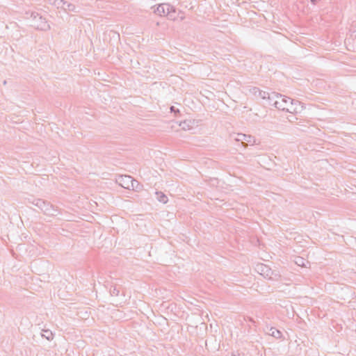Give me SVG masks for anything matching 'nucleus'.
I'll list each match as a JSON object with an SVG mask.
<instances>
[{
    "label": "nucleus",
    "mask_w": 356,
    "mask_h": 356,
    "mask_svg": "<svg viewBox=\"0 0 356 356\" xmlns=\"http://www.w3.org/2000/svg\"><path fill=\"white\" fill-rule=\"evenodd\" d=\"M195 124V122L193 120H187L180 122L179 126L182 129L187 131L191 130Z\"/></svg>",
    "instance_id": "7"
},
{
    "label": "nucleus",
    "mask_w": 356,
    "mask_h": 356,
    "mask_svg": "<svg viewBox=\"0 0 356 356\" xmlns=\"http://www.w3.org/2000/svg\"><path fill=\"white\" fill-rule=\"evenodd\" d=\"M279 96H280V94L275 92L270 93V95L268 96L267 99L269 105L274 106L275 107V102L278 99Z\"/></svg>",
    "instance_id": "9"
},
{
    "label": "nucleus",
    "mask_w": 356,
    "mask_h": 356,
    "mask_svg": "<svg viewBox=\"0 0 356 356\" xmlns=\"http://www.w3.org/2000/svg\"><path fill=\"white\" fill-rule=\"evenodd\" d=\"M42 336L49 341L52 340L54 337L53 333L48 330H44Z\"/></svg>",
    "instance_id": "15"
},
{
    "label": "nucleus",
    "mask_w": 356,
    "mask_h": 356,
    "mask_svg": "<svg viewBox=\"0 0 356 356\" xmlns=\"http://www.w3.org/2000/svg\"><path fill=\"white\" fill-rule=\"evenodd\" d=\"M275 108L290 113H298L303 110V106L298 101L280 95L275 102Z\"/></svg>",
    "instance_id": "1"
},
{
    "label": "nucleus",
    "mask_w": 356,
    "mask_h": 356,
    "mask_svg": "<svg viewBox=\"0 0 356 356\" xmlns=\"http://www.w3.org/2000/svg\"><path fill=\"white\" fill-rule=\"evenodd\" d=\"M232 356H240V355H233Z\"/></svg>",
    "instance_id": "19"
},
{
    "label": "nucleus",
    "mask_w": 356,
    "mask_h": 356,
    "mask_svg": "<svg viewBox=\"0 0 356 356\" xmlns=\"http://www.w3.org/2000/svg\"><path fill=\"white\" fill-rule=\"evenodd\" d=\"M256 270L261 275L268 280L274 279L273 275L277 276L270 268L263 264H257L256 266Z\"/></svg>",
    "instance_id": "5"
},
{
    "label": "nucleus",
    "mask_w": 356,
    "mask_h": 356,
    "mask_svg": "<svg viewBox=\"0 0 356 356\" xmlns=\"http://www.w3.org/2000/svg\"><path fill=\"white\" fill-rule=\"evenodd\" d=\"M316 0H312V2H314H314H316Z\"/></svg>",
    "instance_id": "20"
},
{
    "label": "nucleus",
    "mask_w": 356,
    "mask_h": 356,
    "mask_svg": "<svg viewBox=\"0 0 356 356\" xmlns=\"http://www.w3.org/2000/svg\"><path fill=\"white\" fill-rule=\"evenodd\" d=\"M154 12L160 16L165 15L170 20H175L177 17L175 8L168 3L159 4Z\"/></svg>",
    "instance_id": "2"
},
{
    "label": "nucleus",
    "mask_w": 356,
    "mask_h": 356,
    "mask_svg": "<svg viewBox=\"0 0 356 356\" xmlns=\"http://www.w3.org/2000/svg\"><path fill=\"white\" fill-rule=\"evenodd\" d=\"M63 10L66 12H76V6L71 3L65 1V6L63 7Z\"/></svg>",
    "instance_id": "14"
},
{
    "label": "nucleus",
    "mask_w": 356,
    "mask_h": 356,
    "mask_svg": "<svg viewBox=\"0 0 356 356\" xmlns=\"http://www.w3.org/2000/svg\"><path fill=\"white\" fill-rule=\"evenodd\" d=\"M157 200L163 204L167 203L168 201V197L162 192H156Z\"/></svg>",
    "instance_id": "12"
},
{
    "label": "nucleus",
    "mask_w": 356,
    "mask_h": 356,
    "mask_svg": "<svg viewBox=\"0 0 356 356\" xmlns=\"http://www.w3.org/2000/svg\"><path fill=\"white\" fill-rule=\"evenodd\" d=\"M268 334L276 339H280L282 337L281 332L275 327H270L268 332Z\"/></svg>",
    "instance_id": "10"
},
{
    "label": "nucleus",
    "mask_w": 356,
    "mask_h": 356,
    "mask_svg": "<svg viewBox=\"0 0 356 356\" xmlns=\"http://www.w3.org/2000/svg\"><path fill=\"white\" fill-rule=\"evenodd\" d=\"M32 204L43 211L44 207L46 205V202L42 199H35L32 202Z\"/></svg>",
    "instance_id": "11"
},
{
    "label": "nucleus",
    "mask_w": 356,
    "mask_h": 356,
    "mask_svg": "<svg viewBox=\"0 0 356 356\" xmlns=\"http://www.w3.org/2000/svg\"><path fill=\"white\" fill-rule=\"evenodd\" d=\"M46 215L54 216L58 214L57 209L49 202H46V205L44 207L42 211Z\"/></svg>",
    "instance_id": "6"
},
{
    "label": "nucleus",
    "mask_w": 356,
    "mask_h": 356,
    "mask_svg": "<svg viewBox=\"0 0 356 356\" xmlns=\"http://www.w3.org/2000/svg\"><path fill=\"white\" fill-rule=\"evenodd\" d=\"M118 293H119V291L117 290L116 289H114L113 291H112V295L118 296Z\"/></svg>",
    "instance_id": "18"
},
{
    "label": "nucleus",
    "mask_w": 356,
    "mask_h": 356,
    "mask_svg": "<svg viewBox=\"0 0 356 356\" xmlns=\"http://www.w3.org/2000/svg\"><path fill=\"white\" fill-rule=\"evenodd\" d=\"M53 4L56 6L58 8L63 9V7L65 6V0H54Z\"/></svg>",
    "instance_id": "16"
},
{
    "label": "nucleus",
    "mask_w": 356,
    "mask_h": 356,
    "mask_svg": "<svg viewBox=\"0 0 356 356\" xmlns=\"http://www.w3.org/2000/svg\"><path fill=\"white\" fill-rule=\"evenodd\" d=\"M117 181L122 187L127 189H130L131 188L134 189L138 185L136 180L133 179L131 176L128 175L120 176Z\"/></svg>",
    "instance_id": "3"
},
{
    "label": "nucleus",
    "mask_w": 356,
    "mask_h": 356,
    "mask_svg": "<svg viewBox=\"0 0 356 356\" xmlns=\"http://www.w3.org/2000/svg\"><path fill=\"white\" fill-rule=\"evenodd\" d=\"M31 17L33 19V25L37 29L47 31L50 29L49 24L46 19L42 16H40L38 13H32Z\"/></svg>",
    "instance_id": "4"
},
{
    "label": "nucleus",
    "mask_w": 356,
    "mask_h": 356,
    "mask_svg": "<svg viewBox=\"0 0 356 356\" xmlns=\"http://www.w3.org/2000/svg\"><path fill=\"white\" fill-rule=\"evenodd\" d=\"M295 263L302 267H307V264H309V261H306L304 258L298 257L295 259Z\"/></svg>",
    "instance_id": "13"
},
{
    "label": "nucleus",
    "mask_w": 356,
    "mask_h": 356,
    "mask_svg": "<svg viewBox=\"0 0 356 356\" xmlns=\"http://www.w3.org/2000/svg\"><path fill=\"white\" fill-rule=\"evenodd\" d=\"M268 95H270V93H268L267 92H265V91H259V96L264 99H267Z\"/></svg>",
    "instance_id": "17"
},
{
    "label": "nucleus",
    "mask_w": 356,
    "mask_h": 356,
    "mask_svg": "<svg viewBox=\"0 0 356 356\" xmlns=\"http://www.w3.org/2000/svg\"><path fill=\"white\" fill-rule=\"evenodd\" d=\"M236 140L238 141H241L242 143H245V142H247L249 143L254 142L253 138L251 136H248V135L243 134H238Z\"/></svg>",
    "instance_id": "8"
}]
</instances>
